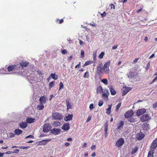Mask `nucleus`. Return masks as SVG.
<instances>
[{
    "instance_id": "f257e3e1",
    "label": "nucleus",
    "mask_w": 157,
    "mask_h": 157,
    "mask_svg": "<svg viewBox=\"0 0 157 157\" xmlns=\"http://www.w3.org/2000/svg\"><path fill=\"white\" fill-rule=\"evenodd\" d=\"M20 68V67L18 64L10 65L7 67L8 71L9 72H11V73L13 72H18Z\"/></svg>"
},
{
    "instance_id": "f03ea898",
    "label": "nucleus",
    "mask_w": 157,
    "mask_h": 157,
    "mask_svg": "<svg viewBox=\"0 0 157 157\" xmlns=\"http://www.w3.org/2000/svg\"><path fill=\"white\" fill-rule=\"evenodd\" d=\"M151 119V117L147 114H143L140 118V120L142 122L148 121Z\"/></svg>"
},
{
    "instance_id": "7ed1b4c3",
    "label": "nucleus",
    "mask_w": 157,
    "mask_h": 157,
    "mask_svg": "<svg viewBox=\"0 0 157 157\" xmlns=\"http://www.w3.org/2000/svg\"><path fill=\"white\" fill-rule=\"evenodd\" d=\"M52 118L56 120H61L62 119V116L60 113H55L52 114Z\"/></svg>"
},
{
    "instance_id": "20e7f679",
    "label": "nucleus",
    "mask_w": 157,
    "mask_h": 157,
    "mask_svg": "<svg viewBox=\"0 0 157 157\" xmlns=\"http://www.w3.org/2000/svg\"><path fill=\"white\" fill-rule=\"evenodd\" d=\"M134 115V113L132 109H130L126 112L124 114V117L126 118H128L132 117Z\"/></svg>"
},
{
    "instance_id": "39448f33",
    "label": "nucleus",
    "mask_w": 157,
    "mask_h": 157,
    "mask_svg": "<svg viewBox=\"0 0 157 157\" xmlns=\"http://www.w3.org/2000/svg\"><path fill=\"white\" fill-rule=\"evenodd\" d=\"M124 141L123 138H121L119 139L116 143V145L117 147H119L122 146L124 143Z\"/></svg>"
},
{
    "instance_id": "423d86ee",
    "label": "nucleus",
    "mask_w": 157,
    "mask_h": 157,
    "mask_svg": "<svg viewBox=\"0 0 157 157\" xmlns=\"http://www.w3.org/2000/svg\"><path fill=\"white\" fill-rule=\"evenodd\" d=\"M137 73L136 72L130 71L128 74H127V76L129 78H133L137 75Z\"/></svg>"
},
{
    "instance_id": "0eeeda50",
    "label": "nucleus",
    "mask_w": 157,
    "mask_h": 157,
    "mask_svg": "<svg viewBox=\"0 0 157 157\" xmlns=\"http://www.w3.org/2000/svg\"><path fill=\"white\" fill-rule=\"evenodd\" d=\"M146 112V109L143 108L137 110L136 114L137 116H140L144 113Z\"/></svg>"
},
{
    "instance_id": "6e6552de",
    "label": "nucleus",
    "mask_w": 157,
    "mask_h": 157,
    "mask_svg": "<svg viewBox=\"0 0 157 157\" xmlns=\"http://www.w3.org/2000/svg\"><path fill=\"white\" fill-rule=\"evenodd\" d=\"M103 68L101 65H98L97 67L96 72L98 75L101 77Z\"/></svg>"
},
{
    "instance_id": "1a4fd4ad",
    "label": "nucleus",
    "mask_w": 157,
    "mask_h": 157,
    "mask_svg": "<svg viewBox=\"0 0 157 157\" xmlns=\"http://www.w3.org/2000/svg\"><path fill=\"white\" fill-rule=\"evenodd\" d=\"M61 131V130L59 128H53L51 130V132L52 134L55 135H57L59 134Z\"/></svg>"
},
{
    "instance_id": "9d476101",
    "label": "nucleus",
    "mask_w": 157,
    "mask_h": 157,
    "mask_svg": "<svg viewBox=\"0 0 157 157\" xmlns=\"http://www.w3.org/2000/svg\"><path fill=\"white\" fill-rule=\"evenodd\" d=\"M131 88L128 87H125L123 88L122 89V95L123 96L125 95L128 92L130 91Z\"/></svg>"
},
{
    "instance_id": "9b49d317",
    "label": "nucleus",
    "mask_w": 157,
    "mask_h": 157,
    "mask_svg": "<svg viewBox=\"0 0 157 157\" xmlns=\"http://www.w3.org/2000/svg\"><path fill=\"white\" fill-rule=\"evenodd\" d=\"M142 128L144 130H147L150 128V125L147 122L143 123L142 125Z\"/></svg>"
},
{
    "instance_id": "f8f14e48",
    "label": "nucleus",
    "mask_w": 157,
    "mask_h": 157,
    "mask_svg": "<svg viewBox=\"0 0 157 157\" xmlns=\"http://www.w3.org/2000/svg\"><path fill=\"white\" fill-rule=\"evenodd\" d=\"M124 125V121H120L117 124V129L118 130L123 128Z\"/></svg>"
},
{
    "instance_id": "ddd939ff",
    "label": "nucleus",
    "mask_w": 157,
    "mask_h": 157,
    "mask_svg": "<svg viewBox=\"0 0 157 157\" xmlns=\"http://www.w3.org/2000/svg\"><path fill=\"white\" fill-rule=\"evenodd\" d=\"M61 128L63 130H68L70 129V125L69 123H64L63 125Z\"/></svg>"
},
{
    "instance_id": "4468645a",
    "label": "nucleus",
    "mask_w": 157,
    "mask_h": 157,
    "mask_svg": "<svg viewBox=\"0 0 157 157\" xmlns=\"http://www.w3.org/2000/svg\"><path fill=\"white\" fill-rule=\"evenodd\" d=\"M29 64V62L28 61H25L23 60L22 61L19 63L20 66L22 67H26Z\"/></svg>"
},
{
    "instance_id": "2eb2a0df",
    "label": "nucleus",
    "mask_w": 157,
    "mask_h": 157,
    "mask_svg": "<svg viewBox=\"0 0 157 157\" xmlns=\"http://www.w3.org/2000/svg\"><path fill=\"white\" fill-rule=\"evenodd\" d=\"M50 128L49 127V124H44L43 127V131L45 132H47L49 131Z\"/></svg>"
},
{
    "instance_id": "dca6fc26",
    "label": "nucleus",
    "mask_w": 157,
    "mask_h": 157,
    "mask_svg": "<svg viewBox=\"0 0 157 157\" xmlns=\"http://www.w3.org/2000/svg\"><path fill=\"white\" fill-rule=\"evenodd\" d=\"M144 135L141 132L137 133L136 135V139L138 140L142 139L144 137Z\"/></svg>"
},
{
    "instance_id": "f3484780",
    "label": "nucleus",
    "mask_w": 157,
    "mask_h": 157,
    "mask_svg": "<svg viewBox=\"0 0 157 157\" xmlns=\"http://www.w3.org/2000/svg\"><path fill=\"white\" fill-rule=\"evenodd\" d=\"M157 146V138L154 140L152 143L151 147V149L154 150Z\"/></svg>"
},
{
    "instance_id": "a211bd4d",
    "label": "nucleus",
    "mask_w": 157,
    "mask_h": 157,
    "mask_svg": "<svg viewBox=\"0 0 157 157\" xmlns=\"http://www.w3.org/2000/svg\"><path fill=\"white\" fill-rule=\"evenodd\" d=\"M46 96H43L41 97L39 99L40 103H45L46 102L47 100Z\"/></svg>"
},
{
    "instance_id": "6ab92c4d",
    "label": "nucleus",
    "mask_w": 157,
    "mask_h": 157,
    "mask_svg": "<svg viewBox=\"0 0 157 157\" xmlns=\"http://www.w3.org/2000/svg\"><path fill=\"white\" fill-rule=\"evenodd\" d=\"M35 121V119L32 118L28 117L26 119V122L29 124L34 123Z\"/></svg>"
},
{
    "instance_id": "aec40b11",
    "label": "nucleus",
    "mask_w": 157,
    "mask_h": 157,
    "mask_svg": "<svg viewBox=\"0 0 157 157\" xmlns=\"http://www.w3.org/2000/svg\"><path fill=\"white\" fill-rule=\"evenodd\" d=\"M110 89V92H111V94L113 95H114L116 94V91L114 90L113 88L111 86H108Z\"/></svg>"
},
{
    "instance_id": "412c9836",
    "label": "nucleus",
    "mask_w": 157,
    "mask_h": 157,
    "mask_svg": "<svg viewBox=\"0 0 157 157\" xmlns=\"http://www.w3.org/2000/svg\"><path fill=\"white\" fill-rule=\"evenodd\" d=\"M72 117L73 116L72 114H69L67 116L65 117L64 120L66 121H71L72 119Z\"/></svg>"
},
{
    "instance_id": "4be33fe9",
    "label": "nucleus",
    "mask_w": 157,
    "mask_h": 157,
    "mask_svg": "<svg viewBox=\"0 0 157 157\" xmlns=\"http://www.w3.org/2000/svg\"><path fill=\"white\" fill-rule=\"evenodd\" d=\"M51 139L44 140L39 142V144L40 145H44L46 144L49 141H51Z\"/></svg>"
},
{
    "instance_id": "5701e85b",
    "label": "nucleus",
    "mask_w": 157,
    "mask_h": 157,
    "mask_svg": "<svg viewBox=\"0 0 157 157\" xmlns=\"http://www.w3.org/2000/svg\"><path fill=\"white\" fill-rule=\"evenodd\" d=\"M19 126L21 128L23 129L25 128L27 126V123L25 122H22L19 124Z\"/></svg>"
},
{
    "instance_id": "b1692460",
    "label": "nucleus",
    "mask_w": 157,
    "mask_h": 157,
    "mask_svg": "<svg viewBox=\"0 0 157 157\" xmlns=\"http://www.w3.org/2000/svg\"><path fill=\"white\" fill-rule=\"evenodd\" d=\"M14 132L15 135H19L21 134L23 132L21 130L19 129H17L15 130Z\"/></svg>"
},
{
    "instance_id": "393cba45",
    "label": "nucleus",
    "mask_w": 157,
    "mask_h": 157,
    "mask_svg": "<svg viewBox=\"0 0 157 157\" xmlns=\"http://www.w3.org/2000/svg\"><path fill=\"white\" fill-rule=\"evenodd\" d=\"M112 105H109L108 108L106 109V113L108 115H109L111 113Z\"/></svg>"
},
{
    "instance_id": "a878e982",
    "label": "nucleus",
    "mask_w": 157,
    "mask_h": 157,
    "mask_svg": "<svg viewBox=\"0 0 157 157\" xmlns=\"http://www.w3.org/2000/svg\"><path fill=\"white\" fill-rule=\"evenodd\" d=\"M109 94V93L107 89L105 90L104 93L102 94V96L105 97H108Z\"/></svg>"
},
{
    "instance_id": "bb28decb",
    "label": "nucleus",
    "mask_w": 157,
    "mask_h": 157,
    "mask_svg": "<svg viewBox=\"0 0 157 157\" xmlns=\"http://www.w3.org/2000/svg\"><path fill=\"white\" fill-rule=\"evenodd\" d=\"M44 107V106L43 103H40L37 106V108L38 109L40 110L43 109Z\"/></svg>"
},
{
    "instance_id": "cd10ccee",
    "label": "nucleus",
    "mask_w": 157,
    "mask_h": 157,
    "mask_svg": "<svg viewBox=\"0 0 157 157\" xmlns=\"http://www.w3.org/2000/svg\"><path fill=\"white\" fill-rule=\"evenodd\" d=\"M66 105L67 110L72 108V105L70 104L69 101L66 100Z\"/></svg>"
},
{
    "instance_id": "c85d7f7f",
    "label": "nucleus",
    "mask_w": 157,
    "mask_h": 157,
    "mask_svg": "<svg viewBox=\"0 0 157 157\" xmlns=\"http://www.w3.org/2000/svg\"><path fill=\"white\" fill-rule=\"evenodd\" d=\"M61 125V123L60 122L58 121H54L53 124V125L55 127L59 126Z\"/></svg>"
},
{
    "instance_id": "c756f323",
    "label": "nucleus",
    "mask_w": 157,
    "mask_h": 157,
    "mask_svg": "<svg viewBox=\"0 0 157 157\" xmlns=\"http://www.w3.org/2000/svg\"><path fill=\"white\" fill-rule=\"evenodd\" d=\"M110 61L109 60L107 62H105V63L104 64L103 68H109V66L110 65Z\"/></svg>"
},
{
    "instance_id": "7c9ffc66",
    "label": "nucleus",
    "mask_w": 157,
    "mask_h": 157,
    "mask_svg": "<svg viewBox=\"0 0 157 157\" xmlns=\"http://www.w3.org/2000/svg\"><path fill=\"white\" fill-rule=\"evenodd\" d=\"M51 76L54 79L56 80L58 78L57 75H56L55 73H51L50 77Z\"/></svg>"
},
{
    "instance_id": "2f4dec72",
    "label": "nucleus",
    "mask_w": 157,
    "mask_h": 157,
    "mask_svg": "<svg viewBox=\"0 0 157 157\" xmlns=\"http://www.w3.org/2000/svg\"><path fill=\"white\" fill-rule=\"evenodd\" d=\"M55 82V81H53L49 83V89H51L52 87L54 86V83Z\"/></svg>"
},
{
    "instance_id": "473e14b6",
    "label": "nucleus",
    "mask_w": 157,
    "mask_h": 157,
    "mask_svg": "<svg viewBox=\"0 0 157 157\" xmlns=\"http://www.w3.org/2000/svg\"><path fill=\"white\" fill-rule=\"evenodd\" d=\"M101 82L106 85L108 84V82L107 79H103L101 80Z\"/></svg>"
},
{
    "instance_id": "72a5a7b5",
    "label": "nucleus",
    "mask_w": 157,
    "mask_h": 157,
    "mask_svg": "<svg viewBox=\"0 0 157 157\" xmlns=\"http://www.w3.org/2000/svg\"><path fill=\"white\" fill-rule=\"evenodd\" d=\"M138 150V147H135L134 149H133L132 151H131V154H134L136 152V151H137Z\"/></svg>"
},
{
    "instance_id": "f704fd0d",
    "label": "nucleus",
    "mask_w": 157,
    "mask_h": 157,
    "mask_svg": "<svg viewBox=\"0 0 157 157\" xmlns=\"http://www.w3.org/2000/svg\"><path fill=\"white\" fill-rule=\"evenodd\" d=\"M103 68L105 74H107L109 73L110 70L109 68Z\"/></svg>"
},
{
    "instance_id": "c9c22d12",
    "label": "nucleus",
    "mask_w": 157,
    "mask_h": 157,
    "mask_svg": "<svg viewBox=\"0 0 157 157\" xmlns=\"http://www.w3.org/2000/svg\"><path fill=\"white\" fill-rule=\"evenodd\" d=\"M93 62L92 61H87L85 63L84 65V66H86V65H89L90 64H91L93 63Z\"/></svg>"
},
{
    "instance_id": "e433bc0d",
    "label": "nucleus",
    "mask_w": 157,
    "mask_h": 157,
    "mask_svg": "<svg viewBox=\"0 0 157 157\" xmlns=\"http://www.w3.org/2000/svg\"><path fill=\"white\" fill-rule=\"evenodd\" d=\"M105 52H101L100 54L98 56L99 58V59L103 58L104 56L105 55Z\"/></svg>"
},
{
    "instance_id": "4c0bfd02",
    "label": "nucleus",
    "mask_w": 157,
    "mask_h": 157,
    "mask_svg": "<svg viewBox=\"0 0 157 157\" xmlns=\"http://www.w3.org/2000/svg\"><path fill=\"white\" fill-rule=\"evenodd\" d=\"M108 121H107L104 124V130L106 131V130H108Z\"/></svg>"
},
{
    "instance_id": "58836bf2",
    "label": "nucleus",
    "mask_w": 157,
    "mask_h": 157,
    "mask_svg": "<svg viewBox=\"0 0 157 157\" xmlns=\"http://www.w3.org/2000/svg\"><path fill=\"white\" fill-rule=\"evenodd\" d=\"M89 76V72L87 71L85 72L83 75V77L84 78H88Z\"/></svg>"
},
{
    "instance_id": "ea45409f",
    "label": "nucleus",
    "mask_w": 157,
    "mask_h": 157,
    "mask_svg": "<svg viewBox=\"0 0 157 157\" xmlns=\"http://www.w3.org/2000/svg\"><path fill=\"white\" fill-rule=\"evenodd\" d=\"M153 152L152 151H150L148 154L147 157H153Z\"/></svg>"
},
{
    "instance_id": "a19ab883",
    "label": "nucleus",
    "mask_w": 157,
    "mask_h": 157,
    "mask_svg": "<svg viewBox=\"0 0 157 157\" xmlns=\"http://www.w3.org/2000/svg\"><path fill=\"white\" fill-rule=\"evenodd\" d=\"M1 71H2V72L3 74H8V71H6L5 69L3 68L2 70H1Z\"/></svg>"
},
{
    "instance_id": "79ce46f5",
    "label": "nucleus",
    "mask_w": 157,
    "mask_h": 157,
    "mask_svg": "<svg viewBox=\"0 0 157 157\" xmlns=\"http://www.w3.org/2000/svg\"><path fill=\"white\" fill-rule=\"evenodd\" d=\"M121 105V103H118L116 106V111H117L119 108H120Z\"/></svg>"
},
{
    "instance_id": "37998d69",
    "label": "nucleus",
    "mask_w": 157,
    "mask_h": 157,
    "mask_svg": "<svg viewBox=\"0 0 157 157\" xmlns=\"http://www.w3.org/2000/svg\"><path fill=\"white\" fill-rule=\"evenodd\" d=\"M103 101L102 100H100L98 102V105L99 106H101L103 104Z\"/></svg>"
},
{
    "instance_id": "c03bdc74",
    "label": "nucleus",
    "mask_w": 157,
    "mask_h": 157,
    "mask_svg": "<svg viewBox=\"0 0 157 157\" xmlns=\"http://www.w3.org/2000/svg\"><path fill=\"white\" fill-rule=\"evenodd\" d=\"M84 56V52L83 50H81V57L83 58Z\"/></svg>"
},
{
    "instance_id": "a18cd8bd",
    "label": "nucleus",
    "mask_w": 157,
    "mask_h": 157,
    "mask_svg": "<svg viewBox=\"0 0 157 157\" xmlns=\"http://www.w3.org/2000/svg\"><path fill=\"white\" fill-rule=\"evenodd\" d=\"M63 88V83L62 82H60L59 83V90H60L61 89Z\"/></svg>"
},
{
    "instance_id": "49530a36",
    "label": "nucleus",
    "mask_w": 157,
    "mask_h": 157,
    "mask_svg": "<svg viewBox=\"0 0 157 157\" xmlns=\"http://www.w3.org/2000/svg\"><path fill=\"white\" fill-rule=\"evenodd\" d=\"M150 64L149 62H148L147 65L146 67V70H148L150 67Z\"/></svg>"
},
{
    "instance_id": "de8ad7c7",
    "label": "nucleus",
    "mask_w": 157,
    "mask_h": 157,
    "mask_svg": "<svg viewBox=\"0 0 157 157\" xmlns=\"http://www.w3.org/2000/svg\"><path fill=\"white\" fill-rule=\"evenodd\" d=\"M96 53H94L93 54V58L94 61L96 60Z\"/></svg>"
},
{
    "instance_id": "09e8293b",
    "label": "nucleus",
    "mask_w": 157,
    "mask_h": 157,
    "mask_svg": "<svg viewBox=\"0 0 157 157\" xmlns=\"http://www.w3.org/2000/svg\"><path fill=\"white\" fill-rule=\"evenodd\" d=\"M143 8H144V6H142L140 7V9L139 10H137L136 11V12H137V13H139V12H140V11H141L142 10H143Z\"/></svg>"
},
{
    "instance_id": "8fccbe9b",
    "label": "nucleus",
    "mask_w": 157,
    "mask_h": 157,
    "mask_svg": "<svg viewBox=\"0 0 157 157\" xmlns=\"http://www.w3.org/2000/svg\"><path fill=\"white\" fill-rule=\"evenodd\" d=\"M94 105L93 104H91L89 106V108L90 110L94 109Z\"/></svg>"
},
{
    "instance_id": "3c124183",
    "label": "nucleus",
    "mask_w": 157,
    "mask_h": 157,
    "mask_svg": "<svg viewBox=\"0 0 157 157\" xmlns=\"http://www.w3.org/2000/svg\"><path fill=\"white\" fill-rule=\"evenodd\" d=\"M101 16L102 17H105L106 15V13L105 12H104L102 13L101 14Z\"/></svg>"
},
{
    "instance_id": "603ef678",
    "label": "nucleus",
    "mask_w": 157,
    "mask_h": 157,
    "mask_svg": "<svg viewBox=\"0 0 157 157\" xmlns=\"http://www.w3.org/2000/svg\"><path fill=\"white\" fill-rule=\"evenodd\" d=\"M156 80H157V76L156 77L152 80V81L150 83V84H151L155 82Z\"/></svg>"
},
{
    "instance_id": "864d4df0",
    "label": "nucleus",
    "mask_w": 157,
    "mask_h": 157,
    "mask_svg": "<svg viewBox=\"0 0 157 157\" xmlns=\"http://www.w3.org/2000/svg\"><path fill=\"white\" fill-rule=\"evenodd\" d=\"M61 53L63 54H65L67 53V51L65 49L61 51Z\"/></svg>"
},
{
    "instance_id": "5fc2aeb1",
    "label": "nucleus",
    "mask_w": 157,
    "mask_h": 157,
    "mask_svg": "<svg viewBox=\"0 0 157 157\" xmlns=\"http://www.w3.org/2000/svg\"><path fill=\"white\" fill-rule=\"evenodd\" d=\"M109 6H111L110 9H112L113 8V9H115V6L113 4H110Z\"/></svg>"
},
{
    "instance_id": "6e6d98bb",
    "label": "nucleus",
    "mask_w": 157,
    "mask_h": 157,
    "mask_svg": "<svg viewBox=\"0 0 157 157\" xmlns=\"http://www.w3.org/2000/svg\"><path fill=\"white\" fill-rule=\"evenodd\" d=\"M129 118L128 119V121L131 122H133L134 121V119L132 118V117H129Z\"/></svg>"
},
{
    "instance_id": "4d7b16f0",
    "label": "nucleus",
    "mask_w": 157,
    "mask_h": 157,
    "mask_svg": "<svg viewBox=\"0 0 157 157\" xmlns=\"http://www.w3.org/2000/svg\"><path fill=\"white\" fill-rule=\"evenodd\" d=\"M91 118V116H88V117L87 120L86 121V122H88L90 121Z\"/></svg>"
},
{
    "instance_id": "13d9d810",
    "label": "nucleus",
    "mask_w": 157,
    "mask_h": 157,
    "mask_svg": "<svg viewBox=\"0 0 157 157\" xmlns=\"http://www.w3.org/2000/svg\"><path fill=\"white\" fill-rule=\"evenodd\" d=\"M19 150L18 149L14 150L12 153H18L19 152Z\"/></svg>"
},
{
    "instance_id": "bf43d9fd",
    "label": "nucleus",
    "mask_w": 157,
    "mask_h": 157,
    "mask_svg": "<svg viewBox=\"0 0 157 157\" xmlns=\"http://www.w3.org/2000/svg\"><path fill=\"white\" fill-rule=\"evenodd\" d=\"M59 21V22H58L59 24H61L63 22V19H61L60 20H57V21Z\"/></svg>"
},
{
    "instance_id": "052dcab7",
    "label": "nucleus",
    "mask_w": 157,
    "mask_h": 157,
    "mask_svg": "<svg viewBox=\"0 0 157 157\" xmlns=\"http://www.w3.org/2000/svg\"><path fill=\"white\" fill-rule=\"evenodd\" d=\"M79 44L81 45H83L84 44V42L81 40H79Z\"/></svg>"
},
{
    "instance_id": "680f3d73",
    "label": "nucleus",
    "mask_w": 157,
    "mask_h": 157,
    "mask_svg": "<svg viewBox=\"0 0 157 157\" xmlns=\"http://www.w3.org/2000/svg\"><path fill=\"white\" fill-rule=\"evenodd\" d=\"M89 25L95 27L96 26V25L94 24L93 22H91V23H90Z\"/></svg>"
},
{
    "instance_id": "e2e57ef3",
    "label": "nucleus",
    "mask_w": 157,
    "mask_h": 157,
    "mask_svg": "<svg viewBox=\"0 0 157 157\" xmlns=\"http://www.w3.org/2000/svg\"><path fill=\"white\" fill-rule=\"evenodd\" d=\"M33 136L30 135H29L26 136L25 137V138H33Z\"/></svg>"
},
{
    "instance_id": "0e129e2a",
    "label": "nucleus",
    "mask_w": 157,
    "mask_h": 157,
    "mask_svg": "<svg viewBox=\"0 0 157 157\" xmlns=\"http://www.w3.org/2000/svg\"><path fill=\"white\" fill-rule=\"evenodd\" d=\"M139 58H136L135 59L133 60V63H135L137 62Z\"/></svg>"
},
{
    "instance_id": "69168bd1",
    "label": "nucleus",
    "mask_w": 157,
    "mask_h": 157,
    "mask_svg": "<svg viewBox=\"0 0 157 157\" xmlns=\"http://www.w3.org/2000/svg\"><path fill=\"white\" fill-rule=\"evenodd\" d=\"M117 45H114L113 46L112 48V49H114L117 48Z\"/></svg>"
},
{
    "instance_id": "338daca9",
    "label": "nucleus",
    "mask_w": 157,
    "mask_h": 157,
    "mask_svg": "<svg viewBox=\"0 0 157 157\" xmlns=\"http://www.w3.org/2000/svg\"><path fill=\"white\" fill-rule=\"evenodd\" d=\"M80 64H81V63L80 62H79V63L77 65L75 66V68H76L77 67H79L80 66Z\"/></svg>"
},
{
    "instance_id": "774afa93",
    "label": "nucleus",
    "mask_w": 157,
    "mask_h": 157,
    "mask_svg": "<svg viewBox=\"0 0 157 157\" xmlns=\"http://www.w3.org/2000/svg\"><path fill=\"white\" fill-rule=\"evenodd\" d=\"M153 106L154 108H156L157 107V102L153 104Z\"/></svg>"
}]
</instances>
